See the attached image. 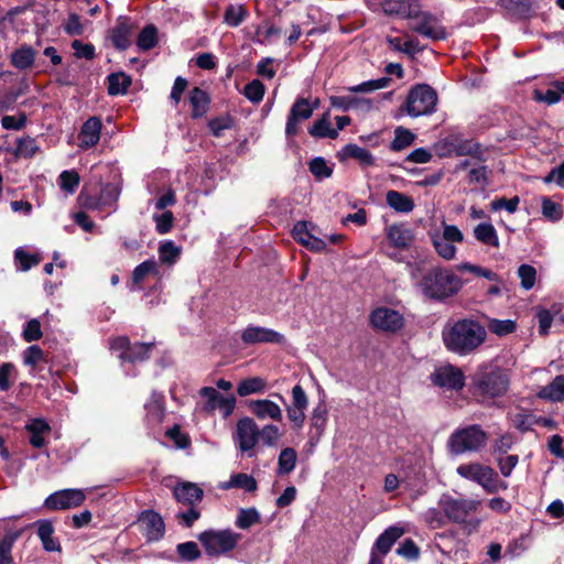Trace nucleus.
I'll return each instance as SVG.
<instances>
[{"label": "nucleus", "instance_id": "423d86ee", "mask_svg": "<svg viewBox=\"0 0 564 564\" xmlns=\"http://www.w3.org/2000/svg\"><path fill=\"white\" fill-rule=\"evenodd\" d=\"M437 100V94L431 86L419 84L409 91L404 108L413 118L429 116L435 112Z\"/></svg>", "mask_w": 564, "mask_h": 564}, {"label": "nucleus", "instance_id": "3c124183", "mask_svg": "<svg viewBox=\"0 0 564 564\" xmlns=\"http://www.w3.org/2000/svg\"><path fill=\"white\" fill-rule=\"evenodd\" d=\"M415 139L414 133H412L410 130L398 127L394 130V139L391 142V150L393 151H401L408 147H410Z\"/></svg>", "mask_w": 564, "mask_h": 564}, {"label": "nucleus", "instance_id": "a878e982", "mask_svg": "<svg viewBox=\"0 0 564 564\" xmlns=\"http://www.w3.org/2000/svg\"><path fill=\"white\" fill-rule=\"evenodd\" d=\"M387 238L398 249H409L414 241L412 229L403 224H394L388 227Z\"/></svg>", "mask_w": 564, "mask_h": 564}, {"label": "nucleus", "instance_id": "c03bdc74", "mask_svg": "<svg viewBox=\"0 0 564 564\" xmlns=\"http://www.w3.org/2000/svg\"><path fill=\"white\" fill-rule=\"evenodd\" d=\"M22 531L7 533L0 541V564H12L13 558L11 555L12 547L15 541L21 536Z\"/></svg>", "mask_w": 564, "mask_h": 564}, {"label": "nucleus", "instance_id": "f03ea898", "mask_svg": "<svg viewBox=\"0 0 564 564\" xmlns=\"http://www.w3.org/2000/svg\"><path fill=\"white\" fill-rule=\"evenodd\" d=\"M410 267L416 288L427 299L442 301L457 294L463 288L462 279L451 269L434 267L419 279V268Z\"/></svg>", "mask_w": 564, "mask_h": 564}, {"label": "nucleus", "instance_id": "0e129e2a", "mask_svg": "<svg viewBox=\"0 0 564 564\" xmlns=\"http://www.w3.org/2000/svg\"><path fill=\"white\" fill-rule=\"evenodd\" d=\"M155 223V229L160 235H165L171 231L174 223V215L170 210H165L162 214L153 215Z\"/></svg>", "mask_w": 564, "mask_h": 564}, {"label": "nucleus", "instance_id": "e433bc0d", "mask_svg": "<svg viewBox=\"0 0 564 564\" xmlns=\"http://www.w3.org/2000/svg\"><path fill=\"white\" fill-rule=\"evenodd\" d=\"M386 202L395 212L404 214L411 213L415 206L410 196L397 191H389L386 195Z\"/></svg>", "mask_w": 564, "mask_h": 564}, {"label": "nucleus", "instance_id": "f257e3e1", "mask_svg": "<svg viewBox=\"0 0 564 564\" xmlns=\"http://www.w3.org/2000/svg\"><path fill=\"white\" fill-rule=\"evenodd\" d=\"M445 347L459 356L479 348L486 340V328L475 319L462 318L445 326L442 333Z\"/></svg>", "mask_w": 564, "mask_h": 564}, {"label": "nucleus", "instance_id": "9d476101", "mask_svg": "<svg viewBox=\"0 0 564 564\" xmlns=\"http://www.w3.org/2000/svg\"><path fill=\"white\" fill-rule=\"evenodd\" d=\"M366 4L372 12L410 20L419 12L420 0H366Z\"/></svg>", "mask_w": 564, "mask_h": 564}, {"label": "nucleus", "instance_id": "774afa93", "mask_svg": "<svg viewBox=\"0 0 564 564\" xmlns=\"http://www.w3.org/2000/svg\"><path fill=\"white\" fill-rule=\"evenodd\" d=\"M15 260L20 264V269L22 271H28L33 265H36L41 259L36 254H31L24 251L23 249L19 248L14 252Z\"/></svg>", "mask_w": 564, "mask_h": 564}, {"label": "nucleus", "instance_id": "09e8293b", "mask_svg": "<svg viewBox=\"0 0 564 564\" xmlns=\"http://www.w3.org/2000/svg\"><path fill=\"white\" fill-rule=\"evenodd\" d=\"M158 43V30L154 25H147L139 33L137 44L140 50L148 51Z\"/></svg>", "mask_w": 564, "mask_h": 564}, {"label": "nucleus", "instance_id": "dca6fc26", "mask_svg": "<svg viewBox=\"0 0 564 564\" xmlns=\"http://www.w3.org/2000/svg\"><path fill=\"white\" fill-rule=\"evenodd\" d=\"M120 195V189L115 184H106L102 186L99 196L93 197L84 192L78 196V200L82 206L89 209H102L104 207H110L116 204Z\"/></svg>", "mask_w": 564, "mask_h": 564}, {"label": "nucleus", "instance_id": "2eb2a0df", "mask_svg": "<svg viewBox=\"0 0 564 564\" xmlns=\"http://www.w3.org/2000/svg\"><path fill=\"white\" fill-rule=\"evenodd\" d=\"M403 316L395 310L388 307H378L370 314L371 325L382 332L394 333L402 328Z\"/></svg>", "mask_w": 564, "mask_h": 564}, {"label": "nucleus", "instance_id": "412c9836", "mask_svg": "<svg viewBox=\"0 0 564 564\" xmlns=\"http://www.w3.org/2000/svg\"><path fill=\"white\" fill-rule=\"evenodd\" d=\"M329 102L333 108L349 111L356 110L359 112H369L375 108L373 100L364 97L348 96H332Z\"/></svg>", "mask_w": 564, "mask_h": 564}, {"label": "nucleus", "instance_id": "58836bf2", "mask_svg": "<svg viewBox=\"0 0 564 564\" xmlns=\"http://www.w3.org/2000/svg\"><path fill=\"white\" fill-rule=\"evenodd\" d=\"M313 138L323 139H336L338 137L337 130L332 127L329 120V113H324L318 120H316L308 130Z\"/></svg>", "mask_w": 564, "mask_h": 564}, {"label": "nucleus", "instance_id": "f3484780", "mask_svg": "<svg viewBox=\"0 0 564 564\" xmlns=\"http://www.w3.org/2000/svg\"><path fill=\"white\" fill-rule=\"evenodd\" d=\"M315 231L316 227L312 223L297 221L292 229V236L311 251L319 252L326 248V242L316 237Z\"/></svg>", "mask_w": 564, "mask_h": 564}, {"label": "nucleus", "instance_id": "680f3d73", "mask_svg": "<svg viewBox=\"0 0 564 564\" xmlns=\"http://www.w3.org/2000/svg\"><path fill=\"white\" fill-rule=\"evenodd\" d=\"M39 151V147L34 139L30 137L21 138L18 140L15 156L32 158Z\"/></svg>", "mask_w": 564, "mask_h": 564}, {"label": "nucleus", "instance_id": "f704fd0d", "mask_svg": "<svg viewBox=\"0 0 564 564\" xmlns=\"http://www.w3.org/2000/svg\"><path fill=\"white\" fill-rule=\"evenodd\" d=\"M132 26L126 19L118 21L112 30L111 40L119 50H126L131 43Z\"/></svg>", "mask_w": 564, "mask_h": 564}, {"label": "nucleus", "instance_id": "ddd939ff", "mask_svg": "<svg viewBox=\"0 0 564 564\" xmlns=\"http://www.w3.org/2000/svg\"><path fill=\"white\" fill-rule=\"evenodd\" d=\"M86 496L80 489H63L50 495L44 507L48 510H65L80 506Z\"/></svg>", "mask_w": 564, "mask_h": 564}, {"label": "nucleus", "instance_id": "a211bd4d", "mask_svg": "<svg viewBox=\"0 0 564 564\" xmlns=\"http://www.w3.org/2000/svg\"><path fill=\"white\" fill-rule=\"evenodd\" d=\"M241 340L246 345L282 344L284 336L271 328L250 325L242 330Z\"/></svg>", "mask_w": 564, "mask_h": 564}, {"label": "nucleus", "instance_id": "ea45409f", "mask_svg": "<svg viewBox=\"0 0 564 564\" xmlns=\"http://www.w3.org/2000/svg\"><path fill=\"white\" fill-rule=\"evenodd\" d=\"M267 389V381L261 377H249L240 381L237 393L240 397H248L254 393H262Z\"/></svg>", "mask_w": 564, "mask_h": 564}, {"label": "nucleus", "instance_id": "5fc2aeb1", "mask_svg": "<svg viewBox=\"0 0 564 564\" xmlns=\"http://www.w3.org/2000/svg\"><path fill=\"white\" fill-rule=\"evenodd\" d=\"M390 83V78L388 77H381L378 79H371L364 82L361 84L350 86L346 88L348 91L357 94V93H371L375 90H379L382 88H386Z\"/></svg>", "mask_w": 564, "mask_h": 564}, {"label": "nucleus", "instance_id": "79ce46f5", "mask_svg": "<svg viewBox=\"0 0 564 564\" xmlns=\"http://www.w3.org/2000/svg\"><path fill=\"white\" fill-rule=\"evenodd\" d=\"M387 42L391 48L398 52H402L409 55H414L420 52L422 47H420L417 40L409 37L406 34V40L403 41L398 36H388Z\"/></svg>", "mask_w": 564, "mask_h": 564}, {"label": "nucleus", "instance_id": "6e6552de", "mask_svg": "<svg viewBox=\"0 0 564 564\" xmlns=\"http://www.w3.org/2000/svg\"><path fill=\"white\" fill-rule=\"evenodd\" d=\"M198 539L208 555L219 556L234 550L241 535L231 530H209L200 533Z\"/></svg>", "mask_w": 564, "mask_h": 564}, {"label": "nucleus", "instance_id": "a18cd8bd", "mask_svg": "<svg viewBox=\"0 0 564 564\" xmlns=\"http://www.w3.org/2000/svg\"><path fill=\"white\" fill-rule=\"evenodd\" d=\"M181 252V247L176 246L172 240L164 241L159 246L160 261L169 265L174 264L178 260Z\"/></svg>", "mask_w": 564, "mask_h": 564}, {"label": "nucleus", "instance_id": "338daca9", "mask_svg": "<svg viewBox=\"0 0 564 564\" xmlns=\"http://www.w3.org/2000/svg\"><path fill=\"white\" fill-rule=\"evenodd\" d=\"M246 10L242 6H229L226 9L224 20L230 26H238L245 19Z\"/></svg>", "mask_w": 564, "mask_h": 564}, {"label": "nucleus", "instance_id": "e2e57ef3", "mask_svg": "<svg viewBox=\"0 0 564 564\" xmlns=\"http://www.w3.org/2000/svg\"><path fill=\"white\" fill-rule=\"evenodd\" d=\"M542 214L546 219L557 221L563 217V207L552 202L550 198L544 197L542 199Z\"/></svg>", "mask_w": 564, "mask_h": 564}, {"label": "nucleus", "instance_id": "69168bd1", "mask_svg": "<svg viewBox=\"0 0 564 564\" xmlns=\"http://www.w3.org/2000/svg\"><path fill=\"white\" fill-rule=\"evenodd\" d=\"M42 361H44V351L40 346L33 345L24 350L23 362L25 366L35 368Z\"/></svg>", "mask_w": 564, "mask_h": 564}, {"label": "nucleus", "instance_id": "7c9ffc66", "mask_svg": "<svg viewBox=\"0 0 564 564\" xmlns=\"http://www.w3.org/2000/svg\"><path fill=\"white\" fill-rule=\"evenodd\" d=\"M163 394L153 392L145 403V417L150 424H160L164 417Z\"/></svg>", "mask_w": 564, "mask_h": 564}, {"label": "nucleus", "instance_id": "a19ab883", "mask_svg": "<svg viewBox=\"0 0 564 564\" xmlns=\"http://www.w3.org/2000/svg\"><path fill=\"white\" fill-rule=\"evenodd\" d=\"M540 397L555 402L564 401V376H556L541 390Z\"/></svg>", "mask_w": 564, "mask_h": 564}, {"label": "nucleus", "instance_id": "72a5a7b5", "mask_svg": "<svg viewBox=\"0 0 564 564\" xmlns=\"http://www.w3.org/2000/svg\"><path fill=\"white\" fill-rule=\"evenodd\" d=\"M35 55L36 52L31 46L22 45L11 53L10 62L15 68L24 70L33 66Z\"/></svg>", "mask_w": 564, "mask_h": 564}, {"label": "nucleus", "instance_id": "aec40b11", "mask_svg": "<svg viewBox=\"0 0 564 564\" xmlns=\"http://www.w3.org/2000/svg\"><path fill=\"white\" fill-rule=\"evenodd\" d=\"M433 381L440 387L458 390L464 386V375L457 367L446 365L435 370Z\"/></svg>", "mask_w": 564, "mask_h": 564}, {"label": "nucleus", "instance_id": "7ed1b4c3", "mask_svg": "<svg viewBox=\"0 0 564 564\" xmlns=\"http://www.w3.org/2000/svg\"><path fill=\"white\" fill-rule=\"evenodd\" d=\"M429 236L437 256L446 261L455 259L457 245L464 240V235L457 226L444 221L440 228L430 231Z\"/></svg>", "mask_w": 564, "mask_h": 564}, {"label": "nucleus", "instance_id": "49530a36", "mask_svg": "<svg viewBox=\"0 0 564 564\" xmlns=\"http://www.w3.org/2000/svg\"><path fill=\"white\" fill-rule=\"evenodd\" d=\"M150 275H153V276L159 275L158 263L153 259L143 261L138 267H135V269L133 270V275H132L133 282L135 284H140L144 279H147Z\"/></svg>", "mask_w": 564, "mask_h": 564}, {"label": "nucleus", "instance_id": "603ef678", "mask_svg": "<svg viewBox=\"0 0 564 564\" xmlns=\"http://www.w3.org/2000/svg\"><path fill=\"white\" fill-rule=\"evenodd\" d=\"M487 327L490 333L501 337L513 333L517 324L512 319L491 318L488 321Z\"/></svg>", "mask_w": 564, "mask_h": 564}, {"label": "nucleus", "instance_id": "2f4dec72", "mask_svg": "<svg viewBox=\"0 0 564 564\" xmlns=\"http://www.w3.org/2000/svg\"><path fill=\"white\" fill-rule=\"evenodd\" d=\"M341 160L351 158L357 160L362 166H372L375 164L373 155L365 148L349 143L338 153Z\"/></svg>", "mask_w": 564, "mask_h": 564}, {"label": "nucleus", "instance_id": "0eeeda50", "mask_svg": "<svg viewBox=\"0 0 564 564\" xmlns=\"http://www.w3.org/2000/svg\"><path fill=\"white\" fill-rule=\"evenodd\" d=\"M487 443V434L479 425H470L457 430L451 435V451L460 455L466 452H478Z\"/></svg>", "mask_w": 564, "mask_h": 564}, {"label": "nucleus", "instance_id": "052dcab7", "mask_svg": "<svg viewBox=\"0 0 564 564\" xmlns=\"http://www.w3.org/2000/svg\"><path fill=\"white\" fill-rule=\"evenodd\" d=\"M260 521V514L254 508L241 509L236 519V525L240 529H248Z\"/></svg>", "mask_w": 564, "mask_h": 564}, {"label": "nucleus", "instance_id": "37998d69", "mask_svg": "<svg viewBox=\"0 0 564 564\" xmlns=\"http://www.w3.org/2000/svg\"><path fill=\"white\" fill-rule=\"evenodd\" d=\"M296 462L297 454L293 448L286 447L282 449L278 458V475H288L293 471L296 466Z\"/></svg>", "mask_w": 564, "mask_h": 564}, {"label": "nucleus", "instance_id": "bb28decb", "mask_svg": "<svg viewBox=\"0 0 564 564\" xmlns=\"http://www.w3.org/2000/svg\"><path fill=\"white\" fill-rule=\"evenodd\" d=\"M33 525L36 527L37 536L46 552H61L62 547L59 542L53 538L54 527L50 520H37L33 523Z\"/></svg>", "mask_w": 564, "mask_h": 564}, {"label": "nucleus", "instance_id": "393cba45", "mask_svg": "<svg viewBox=\"0 0 564 564\" xmlns=\"http://www.w3.org/2000/svg\"><path fill=\"white\" fill-rule=\"evenodd\" d=\"M102 123L98 117H90L86 120L78 134V145L82 149H89L96 145L100 139Z\"/></svg>", "mask_w": 564, "mask_h": 564}, {"label": "nucleus", "instance_id": "4be33fe9", "mask_svg": "<svg viewBox=\"0 0 564 564\" xmlns=\"http://www.w3.org/2000/svg\"><path fill=\"white\" fill-rule=\"evenodd\" d=\"M24 429L29 435V443L32 447L43 448L46 446V437L50 435L52 429L45 419H30Z\"/></svg>", "mask_w": 564, "mask_h": 564}, {"label": "nucleus", "instance_id": "c9c22d12", "mask_svg": "<svg viewBox=\"0 0 564 564\" xmlns=\"http://www.w3.org/2000/svg\"><path fill=\"white\" fill-rule=\"evenodd\" d=\"M474 237L482 245L498 248L500 246L497 230L490 223H480L474 228Z\"/></svg>", "mask_w": 564, "mask_h": 564}, {"label": "nucleus", "instance_id": "cd10ccee", "mask_svg": "<svg viewBox=\"0 0 564 564\" xmlns=\"http://www.w3.org/2000/svg\"><path fill=\"white\" fill-rule=\"evenodd\" d=\"M404 534V529L397 525H391L386 529L376 540L372 550L386 556L393 544Z\"/></svg>", "mask_w": 564, "mask_h": 564}, {"label": "nucleus", "instance_id": "20e7f679", "mask_svg": "<svg viewBox=\"0 0 564 564\" xmlns=\"http://www.w3.org/2000/svg\"><path fill=\"white\" fill-rule=\"evenodd\" d=\"M456 471L462 478L477 482L488 494H495L508 488L507 482L499 480L498 474L494 468L479 463L462 464L457 467Z\"/></svg>", "mask_w": 564, "mask_h": 564}, {"label": "nucleus", "instance_id": "5701e85b", "mask_svg": "<svg viewBox=\"0 0 564 564\" xmlns=\"http://www.w3.org/2000/svg\"><path fill=\"white\" fill-rule=\"evenodd\" d=\"M139 524L149 541H158L163 536L164 522L159 513L152 510L143 511Z\"/></svg>", "mask_w": 564, "mask_h": 564}, {"label": "nucleus", "instance_id": "c85d7f7f", "mask_svg": "<svg viewBox=\"0 0 564 564\" xmlns=\"http://www.w3.org/2000/svg\"><path fill=\"white\" fill-rule=\"evenodd\" d=\"M444 145H454L456 156H476L479 154L480 145L470 139H464L458 134H452L444 140Z\"/></svg>", "mask_w": 564, "mask_h": 564}, {"label": "nucleus", "instance_id": "9b49d317", "mask_svg": "<svg viewBox=\"0 0 564 564\" xmlns=\"http://www.w3.org/2000/svg\"><path fill=\"white\" fill-rule=\"evenodd\" d=\"M410 21V29L425 39L438 41L446 37L445 28L440 20L430 12L423 11L421 3L419 12L415 17H411Z\"/></svg>", "mask_w": 564, "mask_h": 564}, {"label": "nucleus", "instance_id": "bf43d9fd", "mask_svg": "<svg viewBox=\"0 0 564 564\" xmlns=\"http://www.w3.org/2000/svg\"><path fill=\"white\" fill-rule=\"evenodd\" d=\"M264 85L259 79H253L245 86L243 94L251 102L259 104L263 99Z\"/></svg>", "mask_w": 564, "mask_h": 564}, {"label": "nucleus", "instance_id": "473e14b6", "mask_svg": "<svg viewBox=\"0 0 564 564\" xmlns=\"http://www.w3.org/2000/svg\"><path fill=\"white\" fill-rule=\"evenodd\" d=\"M188 101L192 107L193 118H200L208 111L210 99L205 90L198 87L193 88L189 91Z\"/></svg>", "mask_w": 564, "mask_h": 564}, {"label": "nucleus", "instance_id": "864d4df0", "mask_svg": "<svg viewBox=\"0 0 564 564\" xmlns=\"http://www.w3.org/2000/svg\"><path fill=\"white\" fill-rule=\"evenodd\" d=\"M79 182V174L75 170L63 171L58 176V184L61 188L67 194L75 193Z\"/></svg>", "mask_w": 564, "mask_h": 564}, {"label": "nucleus", "instance_id": "b1692460", "mask_svg": "<svg viewBox=\"0 0 564 564\" xmlns=\"http://www.w3.org/2000/svg\"><path fill=\"white\" fill-rule=\"evenodd\" d=\"M250 412L259 420L281 421L283 417L280 405L269 399L251 400L248 404Z\"/></svg>", "mask_w": 564, "mask_h": 564}, {"label": "nucleus", "instance_id": "4468645a", "mask_svg": "<svg viewBox=\"0 0 564 564\" xmlns=\"http://www.w3.org/2000/svg\"><path fill=\"white\" fill-rule=\"evenodd\" d=\"M200 395L206 399L205 411L213 412L218 409L224 417L232 414L236 406V398L234 395L224 397L212 387L202 388Z\"/></svg>", "mask_w": 564, "mask_h": 564}, {"label": "nucleus", "instance_id": "6ab92c4d", "mask_svg": "<svg viewBox=\"0 0 564 564\" xmlns=\"http://www.w3.org/2000/svg\"><path fill=\"white\" fill-rule=\"evenodd\" d=\"M312 108L308 106V98L297 97L292 105L286 124L285 133L288 137L295 135L299 131V123L301 120H307L312 117Z\"/></svg>", "mask_w": 564, "mask_h": 564}, {"label": "nucleus", "instance_id": "1a4fd4ad", "mask_svg": "<svg viewBox=\"0 0 564 564\" xmlns=\"http://www.w3.org/2000/svg\"><path fill=\"white\" fill-rule=\"evenodd\" d=\"M259 436L260 429L253 419L245 416L238 420L232 438L240 452L247 453L248 457H253Z\"/></svg>", "mask_w": 564, "mask_h": 564}, {"label": "nucleus", "instance_id": "f8f14e48", "mask_svg": "<svg viewBox=\"0 0 564 564\" xmlns=\"http://www.w3.org/2000/svg\"><path fill=\"white\" fill-rule=\"evenodd\" d=\"M480 501L473 499H455L449 496H443L440 499V507L445 516L453 522H464L468 514L475 512Z\"/></svg>", "mask_w": 564, "mask_h": 564}, {"label": "nucleus", "instance_id": "13d9d810", "mask_svg": "<svg viewBox=\"0 0 564 564\" xmlns=\"http://www.w3.org/2000/svg\"><path fill=\"white\" fill-rule=\"evenodd\" d=\"M310 172L315 176L317 180H324L329 177L333 174V167L328 165L325 159L317 156L314 158L310 164Z\"/></svg>", "mask_w": 564, "mask_h": 564}, {"label": "nucleus", "instance_id": "4c0bfd02", "mask_svg": "<svg viewBox=\"0 0 564 564\" xmlns=\"http://www.w3.org/2000/svg\"><path fill=\"white\" fill-rule=\"evenodd\" d=\"M257 487L258 485L256 479L251 475L243 473L231 475L228 481H225L220 485V488L224 490L240 488L248 492L256 491Z\"/></svg>", "mask_w": 564, "mask_h": 564}, {"label": "nucleus", "instance_id": "39448f33", "mask_svg": "<svg viewBox=\"0 0 564 564\" xmlns=\"http://www.w3.org/2000/svg\"><path fill=\"white\" fill-rule=\"evenodd\" d=\"M478 394L485 398H497L505 394L509 387V379L498 368H480L473 379Z\"/></svg>", "mask_w": 564, "mask_h": 564}, {"label": "nucleus", "instance_id": "6e6d98bb", "mask_svg": "<svg viewBox=\"0 0 564 564\" xmlns=\"http://www.w3.org/2000/svg\"><path fill=\"white\" fill-rule=\"evenodd\" d=\"M518 278L520 279V285L525 291L533 289L536 282V270L530 264H521L517 271Z\"/></svg>", "mask_w": 564, "mask_h": 564}, {"label": "nucleus", "instance_id": "4d7b16f0", "mask_svg": "<svg viewBox=\"0 0 564 564\" xmlns=\"http://www.w3.org/2000/svg\"><path fill=\"white\" fill-rule=\"evenodd\" d=\"M108 93L110 95L124 94L130 86V79L123 74H111L108 77Z\"/></svg>", "mask_w": 564, "mask_h": 564}, {"label": "nucleus", "instance_id": "de8ad7c7", "mask_svg": "<svg viewBox=\"0 0 564 564\" xmlns=\"http://www.w3.org/2000/svg\"><path fill=\"white\" fill-rule=\"evenodd\" d=\"M283 436V432L279 429V426L274 424H265L260 429L259 440L262 441L263 445L268 447L278 446L280 440Z\"/></svg>", "mask_w": 564, "mask_h": 564}, {"label": "nucleus", "instance_id": "8fccbe9b", "mask_svg": "<svg viewBox=\"0 0 564 564\" xmlns=\"http://www.w3.org/2000/svg\"><path fill=\"white\" fill-rule=\"evenodd\" d=\"M151 347L152 344H134L133 346H131L129 352L120 354L119 358L130 362L142 361L149 357V351Z\"/></svg>", "mask_w": 564, "mask_h": 564}, {"label": "nucleus", "instance_id": "c756f323", "mask_svg": "<svg viewBox=\"0 0 564 564\" xmlns=\"http://www.w3.org/2000/svg\"><path fill=\"white\" fill-rule=\"evenodd\" d=\"M203 490L193 482H184L174 488V497L178 502L195 506L203 499Z\"/></svg>", "mask_w": 564, "mask_h": 564}]
</instances>
